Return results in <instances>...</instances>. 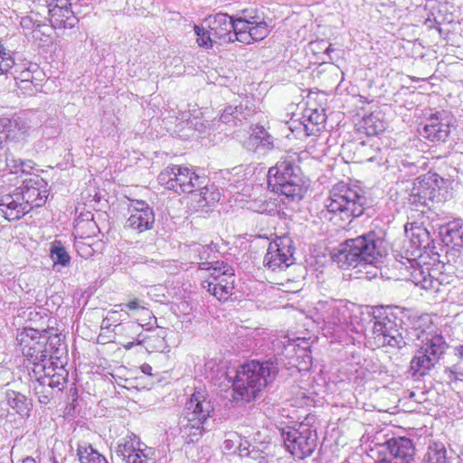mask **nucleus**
Wrapping results in <instances>:
<instances>
[{"instance_id": "obj_1", "label": "nucleus", "mask_w": 463, "mask_h": 463, "mask_svg": "<svg viewBox=\"0 0 463 463\" xmlns=\"http://www.w3.org/2000/svg\"><path fill=\"white\" fill-rule=\"evenodd\" d=\"M298 161L297 153L286 154L269 169V186L273 192L284 196V203L300 201L307 192Z\"/></svg>"}, {"instance_id": "obj_2", "label": "nucleus", "mask_w": 463, "mask_h": 463, "mask_svg": "<svg viewBox=\"0 0 463 463\" xmlns=\"http://www.w3.org/2000/svg\"><path fill=\"white\" fill-rule=\"evenodd\" d=\"M387 254L384 240L375 232H370L341 244L334 259L343 269L366 264L375 265Z\"/></svg>"}, {"instance_id": "obj_3", "label": "nucleus", "mask_w": 463, "mask_h": 463, "mask_svg": "<svg viewBox=\"0 0 463 463\" xmlns=\"http://www.w3.org/2000/svg\"><path fill=\"white\" fill-rule=\"evenodd\" d=\"M278 373V364L272 360H252L246 363L237 371L233 380L234 398L247 402H251L275 380Z\"/></svg>"}, {"instance_id": "obj_4", "label": "nucleus", "mask_w": 463, "mask_h": 463, "mask_svg": "<svg viewBox=\"0 0 463 463\" xmlns=\"http://www.w3.org/2000/svg\"><path fill=\"white\" fill-rule=\"evenodd\" d=\"M214 412V403L203 389L195 390L185 402L178 426L183 437L197 441L208 430V420Z\"/></svg>"}, {"instance_id": "obj_5", "label": "nucleus", "mask_w": 463, "mask_h": 463, "mask_svg": "<svg viewBox=\"0 0 463 463\" xmlns=\"http://www.w3.org/2000/svg\"><path fill=\"white\" fill-rule=\"evenodd\" d=\"M367 199L360 188H352L345 184L335 185L325 200V209L321 212L329 221H347L361 216L365 209Z\"/></svg>"}, {"instance_id": "obj_6", "label": "nucleus", "mask_w": 463, "mask_h": 463, "mask_svg": "<svg viewBox=\"0 0 463 463\" xmlns=\"http://www.w3.org/2000/svg\"><path fill=\"white\" fill-rule=\"evenodd\" d=\"M362 316V320L373 325L371 338L375 347L402 349L409 344L410 339L403 335L401 320L389 309L383 307H371Z\"/></svg>"}, {"instance_id": "obj_7", "label": "nucleus", "mask_w": 463, "mask_h": 463, "mask_svg": "<svg viewBox=\"0 0 463 463\" xmlns=\"http://www.w3.org/2000/svg\"><path fill=\"white\" fill-rule=\"evenodd\" d=\"M413 335L418 339L422 337V345L413 355L410 371L413 376H424L435 366L445 354L448 345L440 335L424 334L417 328L413 330Z\"/></svg>"}, {"instance_id": "obj_8", "label": "nucleus", "mask_w": 463, "mask_h": 463, "mask_svg": "<svg viewBox=\"0 0 463 463\" xmlns=\"http://www.w3.org/2000/svg\"><path fill=\"white\" fill-rule=\"evenodd\" d=\"M158 183L165 188L174 190L177 194H193L198 190L200 191L199 195H203V199L207 203L205 197L207 188L204 185L205 177L200 176L187 166L175 165L167 166L159 174Z\"/></svg>"}, {"instance_id": "obj_9", "label": "nucleus", "mask_w": 463, "mask_h": 463, "mask_svg": "<svg viewBox=\"0 0 463 463\" xmlns=\"http://www.w3.org/2000/svg\"><path fill=\"white\" fill-rule=\"evenodd\" d=\"M371 457L379 463H411L415 455L412 441L405 437L392 438L376 443L371 449Z\"/></svg>"}, {"instance_id": "obj_10", "label": "nucleus", "mask_w": 463, "mask_h": 463, "mask_svg": "<svg viewBox=\"0 0 463 463\" xmlns=\"http://www.w3.org/2000/svg\"><path fill=\"white\" fill-rule=\"evenodd\" d=\"M280 435L287 450L298 458L310 456L317 447L316 431L304 424H299L298 429L284 427Z\"/></svg>"}, {"instance_id": "obj_11", "label": "nucleus", "mask_w": 463, "mask_h": 463, "mask_svg": "<svg viewBox=\"0 0 463 463\" xmlns=\"http://www.w3.org/2000/svg\"><path fill=\"white\" fill-rule=\"evenodd\" d=\"M21 352L24 356L32 364L31 371L36 373V370L44 371L46 364H44L47 354L44 350L45 336L33 328H24L16 337Z\"/></svg>"}, {"instance_id": "obj_12", "label": "nucleus", "mask_w": 463, "mask_h": 463, "mask_svg": "<svg viewBox=\"0 0 463 463\" xmlns=\"http://www.w3.org/2000/svg\"><path fill=\"white\" fill-rule=\"evenodd\" d=\"M294 249L288 237H280L269 243L263 264L272 271L283 270L294 263Z\"/></svg>"}, {"instance_id": "obj_13", "label": "nucleus", "mask_w": 463, "mask_h": 463, "mask_svg": "<svg viewBox=\"0 0 463 463\" xmlns=\"http://www.w3.org/2000/svg\"><path fill=\"white\" fill-rule=\"evenodd\" d=\"M47 182L40 175H33L25 178L21 186L15 188L23 201L30 206V212L33 208L42 207L46 203L49 195Z\"/></svg>"}, {"instance_id": "obj_14", "label": "nucleus", "mask_w": 463, "mask_h": 463, "mask_svg": "<svg viewBox=\"0 0 463 463\" xmlns=\"http://www.w3.org/2000/svg\"><path fill=\"white\" fill-rule=\"evenodd\" d=\"M128 212L130 216L127 219L124 227L139 233L151 230L155 223L153 208L142 200H129Z\"/></svg>"}, {"instance_id": "obj_15", "label": "nucleus", "mask_w": 463, "mask_h": 463, "mask_svg": "<svg viewBox=\"0 0 463 463\" xmlns=\"http://www.w3.org/2000/svg\"><path fill=\"white\" fill-rule=\"evenodd\" d=\"M115 452L125 463H155L151 449H141L139 439L134 434L121 439Z\"/></svg>"}, {"instance_id": "obj_16", "label": "nucleus", "mask_w": 463, "mask_h": 463, "mask_svg": "<svg viewBox=\"0 0 463 463\" xmlns=\"http://www.w3.org/2000/svg\"><path fill=\"white\" fill-rule=\"evenodd\" d=\"M207 28L212 30V34L218 41L219 44L229 43L237 40V30L233 16L227 14L218 13L204 20Z\"/></svg>"}, {"instance_id": "obj_17", "label": "nucleus", "mask_w": 463, "mask_h": 463, "mask_svg": "<svg viewBox=\"0 0 463 463\" xmlns=\"http://www.w3.org/2000/svg\"><path fill=\"white\" fill-rule=\"evenodd\" d=\"M317 309L320 312L321 319L329 329H335L346 324L350 317L348 307L343 301L319 302Z\"/></svg>"}, {"instance_id": "obj_18", "label": "nucleus", "mask_w": 463, "mask_h": 463, "mask_svg": "<svg viewBox=\"0 0 463 463\" xmlns=\"http://www.w3.org/2000/svg\"><path fill=\"white\" fill-rule=\"evenodd\" d=\"M451 132L450 119L444 113L432 114L420 134L431 142H445Z\"/></svg>"}, {"instance_id": "obj_19", "label": "nucleus", "mask_w": 463, "mask_h": 463, "mask_svg": "<svg viewBox=\"0 0 463 463\" xmlns=\"http://www.w3.org/2000/svg\"><path fill=\"white\" fill-rule=\"evenodd\" d=\"M47 14L53 28H73L79 22L68 5H53V4L39 5L37 14Z\"/></svg>"}, {"instance_id": "obj_20", "label": "nucleus", "mask_w": 463, "mask_h": 463, "mask_svg": "<svg viewBox=\"0 0 463 463\" xmlns=\"http://www.w3.org/2000/svg\"><path fill=\"white\" fill-rule=\"evenodd\" d=\"M28 213L30 206L24 203L16 189L0 196V216L8 222L18 221Z\"/></svg>"}, {"instance_id": "obj_21", "label": "nucleus", "mask_w": 463, "mask_h": 463, "mask_svg": "<svg viewBox=\"0 0 463 463\" xmlns=\"http://www.w3.org/2000/svg\"><path fill=\"white\" fill-rule=\"evenodd\" d=\"M243 147L250 152L264 156L275 148V138L264 127L255 125L243 142Z\"/></svg>"}, {"instance_id": "obj_22", "label": "nucleus", "mask_w": 463, "mask_h": 463, "mask_svg": "<svg viewBox=\"0 0 463 463\" xmlns=\"http://www.w3.org/2000/svg\"><path fill=\"white\" fill-rule=\"evenodd\" d=\"M5 128V135L6 139L14 142H24L31 135L33 131L32 122L29 118L24 115L13 117L8 123L2 125Z\"/></svg>"}, {"instance_id": "obj_23", "label": "nucleus", "mask_w": 463, "mask_h": 463, "mask_svg": "<svg viewBox=\"0 0 463 463\" xmlns=\"http://www.w3.org/2000/svg\"><path fill=\"white\" fill-rule=\"evenodd\" d=\"M234 276H222L216 280L204 279L202 282L203 288L207 289L218 300H226L232 294L234 288Z\"/></svg>"}, {"instance_id": "obj_24", "label": "nucleus", "mask_w": 463, "mask_h": 463, "mask_svg": "<svg viewBox=\"0 0 463 463\" xmlns=\"http://www.w3.org/2000/svg\"><path fill=\"white\" fill-rule=\"evenodd\" d=\"M435 185L431 177L418 178L411 190V195L418 198L415 202L427 204L428 201H433L437 195Z\"/></svg>"}, {"instance_id": "obj_25", "label": "nucleus", "mask_w": 463, "mask_h": 463, "mask_svg": "<svg viewBox=\"0 0 463 463\" xmlns=\"http://www.w3.org/2000/svg\"><path fill=\"white\" fill-rule=\"evenodd\" d=\"M326 122V115L323 110L317 109H307L303 114V121L298 123L307 136L316 135L320 131L321 126Z\"/></svg>"}, {"instance_id": "obj_26", "label": "nucleus", "mask_w": 463, "mask_h": 463, "mask_svg": "<svg viewBox=\"0 0 463 463\" xmlns=\"http://www.w3.org/2000/svg\"><path fill=\"white\" fill-rule=\"evenodd\" d=\"M27 367L31 381L30 387L33 388L34 394L38 397V401L41 404H48L53 396V392L48 383H46V380H44L43 375H41L44 371L37 369V373H33L29 365H27Z\"/></svg>"}, {"instance_id": "obj_27", "label": "nucleus", "mask_w": 463, "mask_h": 463, "mask_svg": "<svg viewBox=\"0 0 463 463\" xmlns=\"http://www.w3.org/2000/svg\"><path fill=\"white\" fill-rule=\"evenodd\" d=\"M269 33V25L264 18H262L255 21V24L249 26L246 30L237 32V41L250 44L251 42L263 40Z\"/></svg>"}, {"instance_id": "obj_28", "label": "nucleus", "mask_w": 463, "mask_h": 463, "mask_svg": "<svg viewBox=\"0 0 463 463\" xmlns=\"http://www.w3.org/2000/svg\"><path fill=\"white\" fill-rule=\"evenodd\" d=\"M6 400L8 405L22 418H28L33 407L32 400L24 394L9 390L6 392Z\"/></svg>"}, {"instance_id": "obj_29", "label": "nucleus", "mask_w": 463, "mask_h": 463, "mask_svg": "<svg viewBox=\"0 0 463 463\" xmlns=\"http://www.w3.org/2000/svg\"><path fill=\"white\" fill-rule=\"evenodd\" d=\"M199 269L209 272V277L206 279L209 280H216L223 275H233V269L228 263L220 260L199 262Z\"/></svg>"}, {"instance_id": "obj_30", "label": "nucleus", "mask_w": 463, "mask_h": 463, "mask_svg": "<svg viewBox=\"0 0 463 463\" xmlns=\"http://www.w3.org/2000/svg\"><path fill=\"white\" fill-rule=\"evenodd\" d=\"M250 110L243 109L242 105L239 106H227L220 117V120L227 125L237 126L242 120L247 119L250 116Z\"/></svg>"}, {"instance_id": "obj_31", "label": "nucleus", "mask_w": 463, "mask_h": 463, "mask_svg": "<svg viewBox=\"0 0 463 463\" xmlns=\"http://www.w3.org/2000/svg\"><path fill=\"white\" fill-rule=\"evenodd\" d=\"M412 276L414 283L420 285L422 288L435 292L442 291V282L439 279L432 277L429 272H425L421 268L415 269Z\"/></svg>"}, {"instance_id": "obj_32", "label": "nucleus", "mask_w": 463, "mask_h": 463, "mask_svg": "<svg viewBox=\"0 0 463 463\" xmlns=\"http://www.w3.org/2000/svg\"><path fill=\"white\" fill-rule=\"evenodd\" d=\"M235 21V30L240 32L246 30L249 26L255 24V21L264 18L263 14L257 9H244L233 16Z\"/></svg>"}, {"instance_id": "obj_33", "label": "nucleus", "mask_w": 463, "mask_h": 463, "mask_svg": "<svg viewBox=\"0 0 463 463\" xmlns=\"http://www.w3.org/2000/svg\"><path fill=\"white\" fill-rule=\"evenodd\" d=\"M77 455L80 463H109L107 458L94 449L91 445H79Z\"/></svg>"}, {"instance_id": "obj_34", "label": "nucleus", "mask_w": 463, "mask_h": 463, "mask_svg": "<svg viewBox=\"0 0 463 463\" xmlns=\"http://www.w3.org/2000/svg\"><path fill=\"white\" fill-rule=\"evenodd\" d=\"M16 72L17 70L14 69V77L15 80H20L21 85L19 88L24 93H27L28 95H33L39 90V84L33 83L34 76L33 72L30 69L21 71L18 75H16Z\"/></svg>"}, {"instance_id": "obj_35", "label": "nucleus", "mask_w": 463, "mask_h": 463, "mask_svg": "<svg viewBox=\"0 0 463 463\" xmlns=\"http://www.w3.org/2000/svg\"><path fill=\"white\" fill-rule=\"evenodd\" d=\"M51 258L53 260L54 266L61 265L67 267L71 262V256L62 245L61 241H54L50 249Z\"/></svg>"}, {"instance_id": "obj_36", "label": "nucleus", "mask_w": 463, "mask_h": 463, "mask_svg": "<svg viewBox=\"0 0 463 463\" xmlns=\"http://www.w3.org/2000/svg\"><path fill=\"white\" fill-rule=\"evenodd\" d=\"M446 239L455 247H463V222L460 220L449 223Z\"/></svg>"}, {"instance_id": "obj_37", "label": "nucleus", "mask_w": 463, "mask_h": 463, "mask_svg": "<svg viewBox=\"0 0 463 463\" xmlns=\"http://www.w3.org/2000/svg\"><path fill=\"white\" fill-rule=\"evenodd\" d=\"M223 449L226 450L238 449L241 457L250 455L249 449L242 447L241 438L237 432H228L225 434Z\"/></svg>"}, {"instance_id": "obj_38", "label": "nucleus", "mask_w": 463, "mask_h": 463, "mask_svg": "<svg viewBox=\"0 0 463 463\" xmlns=\"http://www.w3.org/2000/svg\"><path fill=\"white\" fill-rule=\"evenodd\" d=\"M446 449L441 443H433L428 449L423 463H446Z\"/></svg>"}, {"instance_id": "obj_39", "label": "nucleus", "mask_w": 463, "mask_h": 463, "mask_svg": "<svg viewBox=\"0 0 463 463\" xmlns=\"http://www.w3.org/2000/svg\"><path fill=\"white\" fill-rule=\"evenodd\" d=\"M31 15H25V16H23L21 18V22H20V24L21 26L23 27V29L24 31H32L33 33V37L34 39H38L39 38V33H40V28L43 25L42 24V21H40L39 19L35 18L33 15L35 16H38L39 14H37V11L34 12V11H32L31 12Z\"/></svg>"}, {"instance_id": "obj_40", "label": "nucleus", "mask_w": 463, "mask_h": 463, "mask_svg": "<svg viewBox=\"0 0 463 463\" xmlns=\"http://www.w3.org/2000/svg\"><path fill=\"white\" fill-rule=\"evenodd\" d=\"M194 33L197 35V43L199 46L203 47L205 49L213 48V44L219 43L216 38L211 33L212 30L205 29L203 26H194Z\"/></svg>"}, {"instance_id": "obj_41", "label": "nucleus", "mask_w": 463, "mask_h": 463, "mask_svg": "<svg viewBox=\"0 0 463 463\" xmlns=\"http://www.w3.org/2000/svg\"><path fill=\"white\" fill-rule=\"evenodd\" d=\"M15 65L14 59L0 43V75L8 73Z\"/></svg>"}, {"instance_id": "obj_42", "label": "nucleus", "mask_w": 463, "mask_h": 463, "mask_svg": "<svg viewBox=\"0 0 463 463\" xmlns=\"http://www.w3.org/2000/svg\"><path fill=\"white\" fill-rule=\"evenodd\" d=\"M412 241L419 247H426L429 241V232L422 227H415L412 229Z\"/></svg>"}, {"instance_id": "obj_43", "label": "nucleus", "mask_w": 463, "mask_h": 463, "mask_svg": "<svg viewBox=\"0 0 463 463\" xmlns=\"http://www.w3.org/2000/svg\"><path fill=\"white\" fill-rule=\"evenodd\" d=\"M192 251L194 253V260H200V262L207 261L210 257L211 248L209 245H194Z\"/></svg>"}, {"instance_id": "obj_44", "label": "nucleus", "mask_w": 463, "mask_h": 463, "mask_svg": "<svg viewBox=\"0 0 463 463\" xmlns=\"http://www.w3.org/2000/svg\"><path fill=\"white\" fill-rule=\"evenodd\" d=\"M43 377L46 380V383H48L52 392L54 388H58L60 391L62 390L66 384V378L60 374H53L52 376L44 374Z\"/></svg>"}, {"instance_id": "obj_45", "label": "nucleus", "mask_w": 463, "mask_h": 463, "mask_svg": "<svg viewBox=\"0 0 463 463\" xmlns=\"http://www.w3.org/2000/svg\"><path fill=\"white\" fill-rule=\"evenodd\" d=\"M444 373L449 382L462 381L463 380V370L458 364H454L450 367H446Z\"/></svg>"}, {"instance_id": "obj_46", "label": "nucleus", "mask_w": 463, "mask_h": 463, "mask_svg": "<svg viewBox=\"0 0 463 463\" xmlns=\"http://www.w3.org/2000/svg\"><path fill=\"white\" fill-rule=\"evenodd\" d=\"M118 307H120L121 311H123L124 308H128V310H131V311H137V312L141 311V312H146L148 315H150V312L143 305V302L137 298H134V299L130 300L129 302H128L127 304H120V305H118Z\"/></svg>"}, {"instance_id": "obj_47", "label": "nucleus", "mask_w": 463, "mask_h": 463, "mask_svg": "<svg viewBox=\"0 0 463 463\" xmlns=\"http://www.w3.org/2000/svg\"><path fill=\"white\" fill-rule=\"evenodd\" d=\"M5 162L7 168L10 169V172L13 174H18L20 172L19 165L22 163V160L19 158H16L13 154L11 153H5Z\"/></svg>"}, {"instance_id": "obj_48", "label": "nucleus", "mask_w": 463, "mask_h": 463, "mask_svg": "<svg viewBox=\"0 0 463 463\" xmlns=\"http://www.w3.org/2000/svg\"><path fill=\"white\" fill-rule=\"evenodd\" d=\"M120 317L118 311L113 310V311L109 312L107 317L103 319L102 325L106 327H109V321H111V320L118 321L119 319V317Z\"/></svg>"}, {"instance_id": "obj_49", "label": "nucleus", "mask_w": 463, "mask_h": 463, "mask_svg": "<svg viewBox=\"0 0 463 463\" xmlns=\"http://www.w3.org/2000/svg\"><path fill=\"white\" fill-rule=\"evenodd\" d=\"M121 329L127 333H137L142 329V325L138 323H128L126 326H121Z\"/></svg>"}, {"instance_id": "obj_50", "label": "nucleus", "mask_w": 463, "mask_h": 463, "mask_svg": "<svg viewBox=\"0 0 463 463\" xmlns=\"http://www.w3.org/2000/svg\"><path fill=\"white\" fill-rule=\"evenodd\" d=\"M19 165H21V167H20L21 173L29 174L30 171L33 168L34 163L31 160H27V161L22 160V163Z\"/></svg>"}, {"instance_id": "obj_51", "label": "nucleus", "mask_w": 463, "mask_h": 463, "mask_svg": "<svg viewBox=\"0 0 463 463\" xmlns=\"http://www.w3.org/2000/svg\"><path fill=\"white\" fill-rule=\"evenodd\" d=\"M145 340V338H141V334H138L137 335V337L136 338V340L132 341V342H128V344L124 345V347L127 349V350H129L131 349L135 345H140L142 344V342Z\"/></svg>"}, {"instance_id": "obj_52", "label": "nucleus", "mask_w": 463, "mask_h": 463, "mask_svg": "<svg viewBox=\"0 0 463 463\" xmlns=\"http://www.w3.org/2000/svg\"><path fill=\"white\" fill-rule=\"evenodd\" d=\"M47 4H53V5H68L69 0H51Z\"/></svg>"}, {"instance_id": "obj_53", "label": "nucleus", "mask_w": 463, "mask_h": 463, "mask_svg": "<svg viewBox=\"0 0 463 463\" xmlns=\"http://www.w3.org/2000/svg\"><path fill=\"white\" fill-rule=\"evenodd\" d=\"M6 140V136L5 132L2 130V127L0 126V148L3 147L5 141Z\"/></svg>"}, {"instance_id": "obj_54", "label": "nucleus", "mask_w": 463, "mask_h": 463, "mask_svg": "<svg viewBox=\"0 0 463 463\" xmlns=\"http://www.w3.org/2000/svg\"><path fill=\"white\" fill-rule=\"evenodd\" d=\"M21 463H36V461L34 458H33L31 457H27V458L22 459Z\"/></svg>"}, {"instance_id": "obj_55", "label": "nucleus", "mask_w": 463, "mask_h": 463, "mask_svg": "<svg viewBox=\"0 0 463 463\" xmlns=\"http://www.w3.org/2000/svg\"><path fill=\"white\" fill-rule=\"evenodd\" d=\"M458 355L461 359H463V345H460L458 348Z\"/></svg>"}, {"instance_id": "obj_56", "label": "nucleus", "mask_w": 463, "mask_h": 463, "mask_svg": "<svg viewBox=\"0 0 463 463\" xmlns=\"http://www.w3.org/2000/svg\"><path fill=\"white\" fill-rule=\"evenodd\" d=\"M142 370L144 373H147V370H151V367L148 364H145L142 366Z\"/></svg>"}, {"instance_id": "obj_57", "label": "nucleus", "mask_w": 463, "mask_h": 463, "mask_svg": "<svg viewBox=\"0 0 463 463\" xmlns=\"http://www.w3.org/2000/svg\"><path fill=\"white\" fill-rule=\"evenodd\" d=\"M333 51H334V49L332 48V45L329 44V46L326 50V54H330V52H333Z\"/></svg>"}, {"instance_id": "obj_58", "label": "nucleus", "mask_w": 463, "mask_h": 463, "mask_svg": "<svg viewBox=\"0 0 463 463\" xmlns=\"http://www.w3.org/2000/svg\"><path fill=\"white\" fill-rule=\"evenodd\" d=\"M366 160L369 162H373L376 160V157L375 156H370L369 157L366 158Z\"/></svg>"}, {"instance_id": "obj_59", "label": "nucleus", "mask_w": 463, "mask_h": 463, "mask_svg": "<svg viewBox=\"0 0 463 463\" xmlns=\"http://www.w3.org/2000/svg\"><path fill=\"white\" fill-rule=\"evenodd\" d=\"M362 146L364 147V153H366L367 150L371 149V147H367L364 143H362Z\"/></svg>"}, {"instance_id": "obj_60", "label": "nucleus", "mask_w": 463, "mask_h": 463, "mask_svg": "<svg viewBox=\"0 0 463 463\" xmlns=\"http://www.w3.org/2000/svg\"><path fill=\"white\" fill-rule=\"evenodd\" d=\"M175 61H181L180 58H175Z\"/></svg>"}]
</instances>
